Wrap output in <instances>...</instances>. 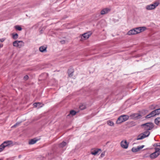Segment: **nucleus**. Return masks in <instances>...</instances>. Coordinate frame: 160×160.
<instances>
[{"mask_svg": "<svg viewBox=\"0 0 160 160\" xmlns=\"http://www.w3.org/2000/svg\"><path fill=\"white\" fill-rule=\"evenodd\" d=\"M121 145L123 148L126 149L128 147V144L127 143L126 140H123L121 142Z\"/></svg>", "mask_w": 160, "mask_h": 160, "instance_id": "7", "label": "nucleus"}, {"mask_svg": "<svg viewBox=\"0 0 160 160\" xmlns=\"http://www.w3.org/2000/svg\"><path fill=\"white\" fill-rule=\"evenodd\" d=\"M47 48L43 46H42L39 48L40 51L41 52H43L46 51Z\"/></svg>", "mask_w": 160, "mask_h": 160, "instance_id": "16", "label": "nucleus"}, {"mask_svg": "<svg viewBox=\"0 0 160 160\" xmlns=\"http://www.w3.org/2000/svg\"><path fill=\"white\" fill-rule=\"evenodd\" d=\"M144 147V145H142L140 146H138L137 148H138V150L139 151L140 150L142 149Z\"/></svg>", "mask_w": 160, "mask_h": 160, "instance_id": "31", "label": "nucleus"}, {"mask_svg": "<svg viewBox=\"0 0 160 160\" xmlns=\"http://www.w3.org/2000/svg\"><path fill=\"white\" fill-rule=\"evenodd\" d=\"M61 42L62 43L63 42H64V41H62Z\"/></svg>", "mask_w": 160, "mask_h": 160, "instance_id": "40", "label": "nucleus"}, {"mask_svg": "<svg viewBox=\"0 0 160 160\" xmlns=\"http://www.w3.org/2000/svg\"><path fill=\"white\" fill-rule=\"evenodd\" d=\"M14 28L18 31H20L22 30V28L19 25H16L14 26Z\"/></svg>", "mask_w": 160, "mask_h": 160, "instance_id": "22", "label": "nucleus"}, {"mask_svg": "<svg viewBox=\"0 0 160 160\" xmlns=\"http://www.w3.org/2000/svg\"><path fill=\"white\" fill-rule=\"evenodd\" d=\"M110 9L108 8H105L103 9L101 12V15H104L108 13L110 11Z\"/></svg>", "mask_w": 160, "mask_h": 160, "instance_id": "10", "label": "nucleus"}, {"mask_svg": "<svg viewBox=\"0 0 160 160\" xmlns=\"http://www.w3.org/2000/svg\"><path fill=\"white\" fill-rule=\"evenodd\" d=\"M18 34L17 33H16L15 34H12V38L14 39H16L18 38Z\"/></svg>", "mask_w": 160, "mask_h": 160, "instance_id": "23", "label": "nucleus"}, {"mask_svg": "<svg viewBox=\"0 0 160 160\" xmlns=\"http://www.w3.org/2000/svg\"><path fill=\"white\" fill-rule=\"evenodd\" d=\"M67 144V143L66 142L63 141L62 142L60 143L59 145V146L61 148H63Z\"/></svg>", "mask_w": 160, "mask_h": 160, "instance_id": "21", "label": "nucleus"}, {"mask_svg": "<svg viewBox=\"0 0 160 160\" xmlns=\"http://www.w3.org/2000/svg\"><path fill=\"white\" fill-rule=\"evenodd\" d=\"M154 122L157 125H159V123L160 122V118H156L155 119Z\"/></svg>", "mask_w": 160, "mask_h": 160, "instance_id": "18", "label": "nucleus"}, {"mask_svg": "<svg viewBox=\"0 0 160 160\" xmlns=\"http://www.w3.org/2000/svg\"><path fill=\"white\" fill-rule=\"evenodd\" d=\"M129 117L128 115H122L120 116L117 121V123L119 124L124 122L128 119Z\"/></svg>", "mask_w": 160, "mask_h": 160, "instance_id": "2", "label": "nucleus"}, {"mask_svg": "<svg viewBox=\"0 0 160 160\" xmlns=\"http://www.w3.org/2000/svg\"><path fill=\"white\" fill-rule=\"evenodd\" d=\"M79 108L81 110H83L86 108V107L85 105L82 104L79 106Z\"/></svg>", "mask_w": 160, "mask_h": 160, "instance_id": "28", "label": "nucleus"}, {"mask_svg": "<svg viewBox=\"0 0 160 160\" xmlns=\"http://www.w3.org/2000/svg\"><path fill=\"white\" fill-rule=\"evenodd\" d=\"M156 115V114H155V112L154 110L152 112L150 113L149 114L147 115L146 117V118H149L151 117H154Z\"/></svg>", "mask_w": 160, "mask_h": 160, "instance_id": "12", "label": "nucleus"}, {"mask_svg": "<svg viewBox=\"0 0 160 160\" xmlns=\"http://www.w3.org/2000/svg\"><path fill=\"white\" fill-rule=\"evenodd\" d=\"M154 111L156 115H159L160 113V108L154 110Z\"/></svg>", "mask_w": 160, "mask_h": 160, "instance_id": "25", "label": "nucleus"}, {"mask_svg": "<svg viewBox=\"0 0 160 160\" xmlns=\"http://www.w3.org/2000/svg\"><path fill=\"white\" fill-rule=\"evenodd\" d=\"M153 146L154 147L160 146V143H154L153 144Z\"/></svg>", "mask_w": 160, "mask_h": 160, "instance_id": "32", "label": "nucleus"}, {"mask_svg": "<svg viewBox=\"0 0 160 160\" xmlns=\"http://www.w3.org/2000/svg\"><path fill=\"white\" fill-rule=\"evenodd\" d=\"M99 150H100V149H99L98 150H94L93 151H92L91 152V154L92 155H95L98 153V151Z\"/></svg>", "mask_w": 160, "mask_h": 160, "instance_id": "19", "label": "nucleus"}, {"mask_svg": "<svg viewBox=\"0 0 160 160\" xmlns=\"http://www.w3.org/2000/svg\"><path fill=\"white\" fill-rule=\"evenodd\" d=\"M127 34L129 35H132L137 34L135 29H133L129 30Z\"/></svg>", "mask_w": 160, "mask_h": 160, "instance_id": "11", "label": "nucleus"}, {"mask_svg": "<svg viewBox=\"0 0 160 160\" xmlns=\"http://www.w3.org/2000/svg\"><path fill=\"white\" fill-rule=\"evenodd\" d=\"M131 117L133 119L137 120L141 118L142 115L139 113H134L131 115Z\"/></svg>", "mask_w": 160, "mask_h": 160, "instance_id": "6", "label": "nucleus"}, {"mask_svg": "<svg viewBox=\"0 0 160 160\" xmlns=\"http://www.w3.org/2000/svg\"><path fill=\"white\" fill-rule=\"evenodd\" d=\"M2 145H3V146H4V148H5L7 146H8V145L7 144V143H5V144H3V142L2 144Z\"/></svg>", "mask_w": 160, "mask_h": 160, "instance_id": "34", "label": "nucleus"}, {"mask_svg": "<svg viewBox=\"0 0 160 160\" xmlns=\"http://www.w3.org/2000/svg\"><path fill=\"white\" fill-rule=\"evenodd\" d=\"M0 160H1L0 159Z\"/></svg>", "mask_w": 160, "mask_h": 160, "instance_id": "41", "label": "nucleus"}, {"mask_svg": "<svg viewBox=\"0 0 160 160\" xmlns=\"http://www.w3.org/2000/svg\"><path fill=\"white\" fill-rule=\"evenodd\" d=\"M91 34L90 33H86L82 35V37L85 39L88 38L90 36Z\"/></svg>", "mask_w": 160, "mask_h": 160, "instance_id": "13", "label": "nucleus"}, {"mask_svg": "<svg viewBox=\"0 0 160 160\" xmlns=\"http://www.w3.org/2000/svg\"><path fill=\"white\" fill-rule=\"evenodd\" d=\"M159 3L158 2H155L153 4L147 5L146 7V9L148 10L154 9L159 5Z\"/></svg>", "mask_w": 160, "mask_h": 160, "instance_id": "3", "label": "nucleus"}, {"mask_svg": "<svg viewBox=\"0 0 160 160\" xmlns=\"http://www.w3.org/2000/svg\"><path fill=\"white\" fill-rule=\"evenodd\" d=\"M160 154V153H157L156 152H154L150 155V157L151 159H154L157 158Z\"/></svg>", "mask_w": 160, "mask_h": 160, "instance_id": "9", "label": "nucleus"}, {"mask_svg": "<svg viewBox=\"0 0 160 160\" xmlns=\"http://www.w3.org/2000/svg\"><path fill=\"white\" fill-rule=\"evenodd\" d=\"M105 156L104 153H102L101 155V157H103Z\"/></svg>", "mask_w": 160, "mask_h": 160, "instance_id": "36", "label": "nucleus"}, {"mask_svg": "<svg viewBox=\"0 0 160 160\" xmlns=\"http://www.w3.org/2000/svg\"><path fill=\"white\" fill-rule=\"evenodd\" d=\"M41 104L40 102H35L33 103V105L35 107H38V108H39L42 107L41 106Z\"/></svg>", "mask_w": 160, "mask_h": 160, "instance_id": "17", "label": "nucleus"}, {"mask_svg": "<svg viewBox=\"0 0 160 160\" xmlns=\"http://www.w3.org/2000/svg\"><path fill=\"white\" fill-rule=\"evenodd\" d=\"M74 70L72 69H69L68 71V76L69 77H72L73 75Z\"/></svg>", "mask_w": 160, "mask_h": 160, "instance_id": "15", "label": "nucleus"}, {"mask_svg": "<svg viewBox=\"0 0 160 160\" xmlns=\"http://www.w3.org/2000/svg\"><path fill=\"white\" fill-rule=\"evenodd\" d=\"M141 126L146 131H149L153 128L154 125L152 122H148L142 124Z\"/></svg>", "mask_w": 160, "mask_h": 160, "instance_id": "1", "label": "nucleus"}, {"mask_svg": "<svg viewBox=\"0 0 160 160\" xmlns=\"http://www.w3.org/2000/svg\"><path fill=\"white\" fill-rule=\"evenodd\" d=\"M3 145L2 144L0 145V152H2L4 149V146H3Z\"/></svg>", "mask_w": 160, "mask_h": 160, "instance_id": "30", "label": "nucleus"}, {"mask_svg": "<svg viewBox=\"0 0 160 160\" xmlns=\"http://www.w3.org/2000/svg\"><path fill=\"white\" fill-rule=\"evenodd\" d=\"M24 43L22 41L16 40L13 42V46L16 47L20 48L22 46H23Z\"/></svg>", "mask_w": 160, "mask_h": 160, "instance_id": "4", "label": "nucleus"}, {"mask_svg": "<svg viewBox=\"0 0 160 160\" xmlns=\"http://www.w3.org/2000/svg\"><path fill=\"white\" fill-rule=\"evenodd\" d=\"M3 47V44H0V48H2Z\"/></svg>", "mask_w": 160, "mask_h": 160, "instance_id": "39", "label": "nucleus"}, {"mask_svg": "<svg viewBox=\"0 0 160 160\" xmlns=\"http://www.w3.org/2000/svg\"><path fill=\"white\" fill-rule=\"evenodd\" d=\"M154 149L155 150V152H156L157 153H160V149L156 147Z\"/></svg>", "mask_w": 160, "mask_h": 160, "instance_id": "29", "label": "nucleus"}, {"mask_svg": "<svg viewBox=\"0 0 160 160\" xmlns=\"http://www.w3.org/2000/svg\"><path fill=\"white\" fill-rule=\"evenodd\" d=\"M150 132L148 131H146L142 133V135H139L137 138V140H141L148 137L150 134Z\"/></svg>", "mask_w": 160, "mask_h": 160, "instance_id": "5", "label": "nucleus"}, {"mask_svg": "<svg viewBox=\"0 0 160 160\" xmlns=\"http://www.w3.org/2000/svg\"><path fill=\"white\" fill-rule=\"evenodd\" d=\"M17 125H16V124H15L13 126H12V128H15V127H17Z\"/></svg>", "mask_w": 160, "mask_h": 160, "instance_id": "38", "label": "nucleus"}, {"mask_svg": "<svg viewBox=\"0 0 160 160\" xmlns=\"http://www.w3.org/2000/svg\"><path fill=\"white\" fill-rule=\"evenodd\" d=\"M7 143L9 146L13 144V142L12 141H6L3 142V144Z\"/></svg>", "mask_w": 160, "mask_h": 160, "instance_id": "20", "label": "nucleus"}, {"mask_svg": "<svg viewBox=\"0 0 160 160\" xmlns=\"http://www.w3.org/2000/svg\"><path fill=\"white\" fill-rule=\"evenodd\" d=\"M76 112L73 110L70 111L69 115H72V116L76 114Z\"/></svg>", "mask_w": 160, "mask_h": 160, "instance_id": "26", "label": "nucleus"}, {"mask_svg": "<svg viewBox=\"0 0 160 160\" xmlns=\"http://www.w3.org/2000/svg\"><path fill=\"white\" fill-rule=\"evenodd\" d=\"M108 124L111 126H112L114 125V123L112 121H107Z\"/></svg>", "mask_w": 160, "mask_h": 160, "instance_id": "24", "label": "nucleus"}, {"mask_svg": "<svg viewBox=\"0 0 160 160\" xmlns=\"http://www.w3.org/2000/svg\"><path fill=\"white\" fill-rule=\"evenodd\" d=\"M132 151L133 152H138V151H139L138 150V148H134V147H133L132 148Z\"/></svg>", "mask_w": 160, "mask_h": 160, "instance_id": "27", "label": "nucleus"}, {"mask_svg": "<svg viewBox=\"0 0 160 160\" xmlns=\"http://www.w3.org/2000/svg\"><path fill=\"white\" fill-rule=\"evenodd\" d=\"M21 123V122H18L16 123V125H17V126H19Z\"/></svg>", "mask_w": 160, "mask_h": 160, "instance_id": "37", "label": "nucleus"}, {"mask_svg": "<svg viewBox=\"0 0 160 160\" xmlns=\"http://www.w3.org/2000/svg\"><path fill=\"white\" fill-rule=\"evenodd\" d=\"M137 34L140 33L141 32L144 31L146 29V28L144 27H140L135 28Z\"/></svg>", "mask_w": 160, "mask_h": 160, "instance_id": "8", "label": "nucleus"}, {"mask_svg": "<svg viewBox=\"0 0 160 160\" xmlns=\"http://www.w3.org/2000/svg\"><path fill=\"white\" fill-rule=\"evenodd\" d=\"M28 76L27 75L25 76L24 77V79L25 80H27L28 78Z\"/></svg>", "mask_w": 160, "mask_h": 160, "instance_id": "33", "label": "nucleus"}, {"mask_svg": "<svg viewBox=\"0 0 160 160\" xmlns=\"http://www.w3.org/2000/svg\"><path fill=\"white\" fill-rule=\"evenodd\" d=\"M5 40V39L4 38H1L0 39V41L1 42H2L4 41Z\"/></svg>", "mask_w": 160, "mask_h": 160, "instance_id": "35", "label": "nucleus"}, {"mask_svg": "<svg viewBox=\"0 0 160 160\" xmlns=\"http://www.w3.org/2000/svg\"><path fill=\"white\" fill-rule=\"evenodd\" d=\"M38 141V139L34 138L30 140L28 142L29 144L32 145L35 144Z\"/></svg>", "mask_w": 160, "mask_h": 160, "instance_id": "14", "label": "nucleus"}]
</instances>
